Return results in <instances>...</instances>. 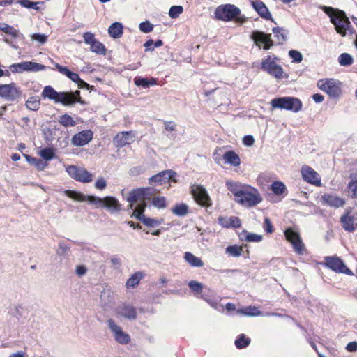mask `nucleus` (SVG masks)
<instances>
[{
    "instance_id": "e433bc0d",
    "label": "nucleus",
    "mask_w": 357,
    "mask_h": 357,
    "mask_svg": "<svg viewBox=\"0 0 357 357\" xmlns=\"http://www.w3.org/2000/svg\"><path fill=\"white\" fill-rule=\"evenodd\" d=\"M285 185L281 181H274L271 185V190L276 195H280L283 194L286 190Z\"/></svg>"
},
{
    "instance_id": "de8ad7c7",
    "label": "nucleus",
    "mask_w": 357,
    "mask_h": 357,
    "mask_svg": "<svg viewBox=\"0 0 357 357\" xmlns=\"http://www.w3.org/2000/svg\"><path fill=\"white\" fill-rule=\"evenodd\" d=\"M152 205L157 208H165L167 207L166 199L165 197H155L151 201Z\"/></svg>"
},
{
    "instance_id": "72a5a7b5",
    "label": "nucleus",
    "mask_w": 357,
    "mask_h": 357,
    "mask_svg": "<svg viewBox=\"0 0 357 357\" xmlns=\"http://www.w3.org/2000/svg\"><path fill=\"white\" fill-rule=\"evenodd\" d=\"M142 222L148 227L155 228L164 222L163 218H151L142 216Z\"/></svg>"
},
{
    "instance_id": "f3484780",
    "label": "nucleus",
    "mask_w": 357,
    "mask_h": 357,
    "mask_svg": "<svg viewBox=\"0 0 357 357\" xmlns=\"http://www.w3.org/2000/svg\"><path fill=\"white\" fill-rule=\"evenodd\" d=\"M116 313L119 316L129 321L135 320L137 317V309L130 303H123L116 309Z\"/></svg>"
},
{
    "instance_id": "58836bf2",
    "label": "nucleus",
    "mask_w": 357,
    "mask_h": 357,
    "mask_svg": "<svg viewBox=\"0 0 357 357\" xmlns=\"http://www.w3.org/2000/svg\"><path fill=\"white\" fill-rule=\"evenodd\" d=\"M339 64L342 66H349L354 63L352 56L348 53H342L338 56Z\"/></svg>"
},
{
    "instance_id": "7c9ffc66",
    "label": "nucleus",
    "mask_w": 357,
    "mask_h": 357,
    "mask_svg": "<svg viewBox=\"0 0 357 357\" xmlns=\"http://www.w3.org/2000/svg\"><path fill=\"white\" fill-rule=\"evenodd\" d=\"M134 83L136 86L142 87L143 89H147L150 86L155 85L157 83L156 79L151 78L147 79L142 77H136L134 79Z\"/></svg>"
},
{
    "instance_id": "aec40b11",
    "label": "nucleus",
    "mask_w": 357,
    "mask_h": 357,
    "mask_svg": "<svg viewBox=\"0 0 357 357\" xmlns=\"http://www.w3.org/2000/svg\"><path fill=\"white\" fill-rule=\"evenodd\" d=\"M93 133L91 130H85L74 135L71 142L74 146H83L89 144L93 139Z\"/></svg>"
},
{
    "instance_id": "c756f323",
    "label": "nucleus",
    "mask_w": 357,
    "mask_h": 357,
    "mask_svg": "<svg viewBox=\"0 0 357 357\" xmlns=\"http://www.w3.org/2000/svg\"><path fill=\"white\" fill-rule=\"evenodd\" d=\"M108 33L113 38H120L123 34V24L118 22L112 23L108 29Z\"/></svg>"
},
{
    "instance_id": "c85d7f7f",
    "label": "nucleus",
    "mask_w": 357,
    "mask_h": 357,
    "mask_svg": "<svg viewBox=\"0 0 357 357\" xmlns=\"http://www.w3.org/2000/svg\"><path fill=\"white\" fill-rule=\"evenodd\" d=\"M184 259L192 267L199 268L202 267L204 266V262L202 260V259L198 257H196L190 252H185Z\"/></svg>"
},
{
    "instance_id": "5fc2aeb1",
    "label": "nucleus",
    "mask_w": 357,
    "mask_h": 357,
    "mask_svg": "<svg viewBox=\"0 0 357 357\" xmlns=\"http://www.w3.org/2000/svg\"><path fill=\"white\" fill-rule=\"evenodd\" d=\"M56 69L62 75H64L66 76L68 79L70 77L71 74L73 72L68 69V68L66 66H62L61 65L55 63H54Z\"/></svg>"
},
{
    "instance_id": "ea45409f",
    "label": "nucleus",
    "mask_w": 357,
    "mask_h": 357,
    "mask_svg": "<svg viewBox=\"0 0 357 357\" xmlns=\"http://www.w3.org/2000/svg\"><path fill=\"white\" fill-rule=\"evenodd\" d=\"M90 50L91 52L100 55H105L106 53L105 45L97 40L91 45Z\"/></svg>"
},
{
    "instance_id": "8fccbe9b",
    "label": "nucleus",
    "mask_w": 357,
    "mask_h": 357,
    "mask_svg": "<svg viewBox=\"0 0 357 357\" xmlns=\"http://www.w3.org/2000/svg\"><path fill=\"white\" fill-rule=\"evenodd\" d=\"M40 155L45 160H50L54 158L55 153L51 148H45L40 150Z\"/></svg>"
},
{
    "instance_id": "9d476101",
    "label": "nucleus",
    "mask_w": 357,
    "mask_h": 357,
    "mask_svg": "<svg viewBox=\"0 0 357 357\" xmlns=\"http://www.w3.org/2000/svg\"><path fill=\"white\" fill-rule=\"evenodd\" d=\"M317 86L330 97L338 98L341 94V82L335 79H322L318 81Z\"/></svg>"
},
{
    "instance_id": "39448f33",
    "label": "nucleus",
    "mask_w": 357,
    "mask_h": 357,
    "mask_svg": "<svg viewBox=\"0 0 357 357\" xmlns=\"http://www.w3.org/2000/svg\"><path fill=\"white\" fill-rule=\"evenodd\" d=\"M273 109H280L295 113L301 110L303 104L300 99L292 96H284L273 98L271 101Z\"/></svg>"
},
{
    "instance_id": "cd10ccee",
    "label": "nucleus",
    "mask_w": 357,
    "mask_h": 357,
    "mask_svg": "<svg viewBox=\"0 0 357 357\" xmlns=\"http://www.w3.org/2000/svg\"><path fill=\"white\" fill-rule=\"evenodd\" d=\"M237 313L247 317H261L264 313L255 306H248L237 310Z\"/></svg>"
},
{
    "instance_id": "b1692460",
    "label": "nucleus",
    "mask_w": 357,
    "mask_h": 357,
    "mask_svg": "<svg viewBox=\"0 0 357 357\" xmlns=\"http://www.w3.org/2000/svg\"><path fill=\"white\" fill-rule=\"evenodd\" d=\"M253 9L257 13V14L263 19L270 20L273 22H275L272 18L271 14L269 10L265 5V3L261 1H255L251 2Z\"/></svg>"
},
{
    "instance_id": "a878e982",
    "label": "nucleus",
    "mask_w": 357,
    "mask_h": 357,
    "mask_svg": "<svg viewBox=\"0 0 357 357\" xmlns=\"http://www.w3.org/2000/svg\"><path fill=\"white\" fill-rule=\"evenodd\" d=\"M247 185H244L239 182H236L231 180L226 181V186L227 189L234 195L235 199L239 197L240 194Z\"/></svg>"
},
{
    "instance_id": "473e14b6",
    "label": "nucleus",
    "mask_w": 357,
    "mask_h": 357,
    "mask_svg": "<svg viewBox=\"0 0 357 357\" xmlns=\"http://www.w3.org/2000/svg\"><path fill=\"white\" fill-rule=\"evenodd\" d=\"M47 67L43 64L33 62V61H24V69L28 72H38L44 70Z\"/></svg>"
},
{
    "instance_id": "bb28decb",
    "label": "nucleus",
    "mask_w": 357,
    "mask_h": 357,
    "mask_svg": "<svg viewBox=\"0 0 357 357\" xmlns=\"http://www.w3.org/2000/svg\"><path fill=\"white\" fill-rule=\"evenodd\" d=\"M225 163L229 164L233 167H238L241 164L239 155L234 151H227L223 155Z\"/></svg>"
},
{
    "instance_id": "0e129e2a",
    "label": "nucleus",
    "mask_w": 357,
    "mask_h": 357,
    "mask_svg": "<svg viewBox=\"0 0 357 357\" xmlns=\"http://www.w3.org/2000/svg\"><path fill=\"white\" fill-rule=\"evenodd\" d=\"M106 186L107 182L102 177H99L95 183V187L98 190H102L106 188Z\"/></svg>"
},
{
    "instance_id": "dca6fc26",
    "label": "nucleus",
    "mask_w": 357,
    "mask_h": 357,
    "mask_svg": "<svg viewBox=\"0 0 357 357\" xmlns=\"http://www.w3.org/2000/svg\"><path fill=\"white\" fill-rule=\"evenodd\" d=\"M136 138V134L133 131H123L116 135L114 139V143L118 148L123 147L133 143Z\"/></svg>"
},
{
    "instance_id": "37998d69",
    "label": "nucleus",
    "mask_w": 357,
    "mask_h": 357,
    "mask_svg": "<svg viewBox=\"0 0 357 357\" xmlns=\"http://www.w3.org/2000/svg\"><path fill=\"white\" fill-rule=\"evenodd\" d=\"M188 286L195 294L197 296L202 294L203 292V284L196 280H191L188 282Z\"/></svg>"
},
{
    "instance_id": "79ce46f5",
    "label": "nucleus",
    "mask_w": 357,
    "mask_h": 357,
    "mask_svg": "<svg viewBox=\"0 0 357 357\" xmlns=\"http://www.w3.org/2000/svg\"><path fill=\"white\" fill-rule=\"evenodd\" d=\"M142 275L139 272H136L132 275V276L127 280L126 287H135L137 285L139 281L142 280Z\"/></svg>"
},
{
    "instance_id": "f704fd0d",
    "label": "nucleus",
    "mask_w": 357,
    "mask_h": 357,
    "mask_svg": "<svg viewBox=\"0 0 357 357\" xmlns=\"http://www.w3.org/2000/svg\"><path fill=\"white\" fill-rule=\"evenodd\" d=\"M243 248L235 244L225 248V254L229 257H238L242 255Z\"/></svg>"
},
{
    "instance_id": "c9c22d12",
    "label": "nucleus",
    "mask_w": 357,
    "mask_h": 357,
    "mask_svg": "<svg viewBox=\"0 0 357 357\" xmlns=\"http://www.w3.org/2000/svg\"><path fill=\"white\" fill-rule=\"evenodd\" d=\"M26 107L32 111H37L40 108V100L38 96H31L26 102Z\"/></svg>"
},
{
    "instance_id": "603ef678",
    "label": "nucleus",
    "mask_w": 357,
    "mask_h": 357,
    "mask_svg": "<svg viewBox=\"0 0 357 357\" xmlns=\"http://www.w3.org/2000/svg\"><path fill=\"white\" fill-rule=\"evenodd\" d=\"M289 56L292 59V61L296 63H301L303 60L302 54L295 50H291L289 51Z\"/></svg>"
},
{
    "instance_id": "c03bdc74",
    "label": "nucleus",
    "mask_w": 357,
    "mask_h": 357,
    "mask_svg": "<svg viewBox=\"0 0 357 357\" xmlns=\"http://www.w3.org/2000/svg\"><path fill=\"white\" fill-rule=\"evenodd\" d=\"M59 122L65 127H73L76 125L75 121L66 114L60 116Z\"/></svg>"
},
{
    "instance_id": "f03ea898",
    "label": "nucleus",
    "mask_w": 357,
    "mask_h": 357,
    "mask_svg": "<svg viewBox=\"0 0 357 357\" xmlns=\"http://www.w3.org/2000/svg\"><path fill=\"white\" fill-rule=\"evenodd\" d=\"M64 194L73 200L78 202L88 201L90 204H94L97 207L105 208L112 213L117 212L121 209L119 201L114 197L107 196L104 198L92 195L86 197L79 192L71 190H65Z\"/></svg>"
},
{
    "instance_id": "f8f14e48",
    "label": "nucleus",
    "mask_w": 357,
    "mask_h": 357,
    "mask_svg": "<svg viewBox=\"0 0 357 357\" xmlns=\"http://www.w3.org/2000/svg\"><path fill=\"white\" fill-rule=\"evenodd\" d=\"M21 96V91L16 84L12 82L8 84H0V97L7 101L17 100Z\"/></svg>"
},
{
    "instance_id": "a18cd8bd",
    "label": "nucleus",
    "mask_w": 357,
    "mask_h": 357,
    "mask_svg": "<svg viewBox=\"0 0 357 357\" xmlns=\"http://www.w3.org/2000/svg\"><path fill=\"white\" fill-rule=\"evenodd\" d=\"M146 205L144 204H137L135 210L133 211V216H135L138 220L142 222V216H145L144 212Z\"/></svg>"
},
{
    "instance_id": "6e6552de",
    "label": "nucleus",
    "mask_w": 357,
    "mask_h": 357,
    "mask_svg": "<svg viewBox=\"0 0 357 357\" xmlns=\"http://www.w3.org/2000/svg\"><path fill=\"white\" fill-rule=\"evenodd\" d=\"M154 189L152 188H142L131 190L126 200L132 206L135 204H144L147 206V202L152 201L154 195Z\"/></svg>"
},
{
    "instance_id": "4468645a",
    "label": "nucleus",
    "mask_w": 357,
    "mask_h": 357,
    "mask_svg": "<svg viewBox=\"0 0 357 357\" xmlns=\"http://www.w3.org/2000/svg\"><path fill=\"white\" fill-rule=\"evenodd\" d=\"M107 326L116 342L121 344H127L130 342V335L127 333L124 332L113 319H109L107 320Z\"/></svg>"
},
{
    "instance_id": "e2e57ef3",
    "label": "nucleus",
    "mask_w": 357,
    "mask_h": 357,
    "mask_svg": "<svg viewBox=\"0 0 357 357\" xmlns=\"http://www.w3.org/2000/svg\"><path fill=\"white\" fill-rule=\"evenodd\" d=\"M241 225V220L236 216L229 218V227L238 228Z\"/></svg>"
},
{
    "instance_id": "423d86ee",
    "label": "nucleus",
    "mask_w": 357,
    "mask_h": 357,
    "mask_svg": "<svg viewBox=\"0 0 357 357\" xmlns=\"http://www.w3.org/2000/svg\"><path fill=\"white\" fill-rule=\"evenodd\" d=\"M234 200L242 206L253 207L259 204L262 201V198L257 189L247 185L239 197Z\"/></svg>"
},
{
    "instance_id": "338daca9",
    "label": "nucleus",
    "mask_w": 357,
    "mask_h": 357,
    "mask_svg": "<svg viewBox=\"0 0 357 357\" xmlns=\"http://www.w3.org/2000/svg\"><path fill=\"white\" fill-rule=\"evenodd\" d=\"M59 250L57 251L59 255L64 254L66 252H67L70 247L68 245V244L65 241H61L59 242Z\"/></svg>"
},
{
    "instance_id": "a211bd4d",
    "label": "nucleus",
    "mask_w": 357,
    "mask_h": 357,
    "mask_svg": "<svg viewBox=\"0 0 357 357\" xmlns=\"http://www.w3.org/2000/svg\"><path fill=\"white\" fill-rule=\"evenodd\" d=\"M301 174L305 181L316 186L321 185V178L319 174L312 167L307 165L303 166L301 168Z\"/></svg>"
},
{
    "instance_id": "052dcab7",
    "label": "nucleus",
    "mask_w": 357,
    "mask_h": 357,
    "mask_svg": "<svg viewBox=\"0 0 357 357\" xmlns=\"http://www.w3.org/2000/svg\"><path fill=\"white\" fill-rule=\"evenodd\" d=\"M263 228L268 234H272L273 232L274 228L271 220L268 218H265Z\"/></svg>"
},
{
    "instance_id": "f257e3e1",
    "label": "nucleus",
    "mask_w": 357,
    "mask_h": 357,
    "mask_svg": "<svg viewBox=\"0 0 357 357\" xmlns=\"http://www.w3.org/2000/svg\"><path fill=\"white\" fill-rule=\"evenodd\" d=\"M41 96L44 98H48L55 103H61L64 106H73L75 103L82 105H87V102L82 99L79 90L58 92L52 86L48 85L44 87Z\"/></svg>"
},
{
    "instance_id": "49530a36",
    "label": "nucleus",
    "mask_w": 357,
    "mask_h": 357,
    "mask_svg": "<svg viewBox=\"0 0 357 357\" xmlns=\"http://www.w3.org/2000/svg\"><path fill=\"white\" fill-rule=\"evenodd\" d=\"M0 30L7 34L10 35L13 38H17L19 36V31L6 24H3L1 26H0Z\"/></svg>"
},
{
    "instance_id": "864d4df0",
    "label": "nucleus",
    "mask_w": 357,
    "mask_h": 357,
    "mask_svg": "<svg viewBox=\"0 0 357 357\" xmlns=\"http://www.w3.org/2000/svg\"><path fill=\"white\" fill-rule=\"evenodd\" d=\"M263 236L254 233L245 232V241L248 242H260Z\"/></svg>"
},
{
    "instance_id": "9b49d317",
    "label": "nucleus",
    "mask_w": 357,
    "mask_h": 357,
    "mask_svg": "<svg viewBox=\"0 0 357 357\" xmlns=\"http://www.w3.org/2000/svg\"><path fill=\"white\" fill-rule=\"evenodd\" d=\"M66 171L71 178L79 182L89 183L93 179V175L84 167L67 165Z\"/></svg>"
},
{
    "instance_id": "4c0bfd02",
    "label": "nucleus",
    "mask_w": 357,
    "mask_h": 357,
    "mask_svg": "<svg viewBox=\"0 0 357 357\" xmlns=\"http://www.w3.org/2000/svg\"><path fill=\"white\" fill-rule=\"evenodd\" d=\"M274 36L277 38L278 43H282L287 40L286 30L280 27H274L273 29Z\"/></svg>"
},
{
    "instance_id": "6e6d98bb",
    "label": "nucleus",
    "mask_w": 357,
    "mask_h": 357,
    "mask_svg": "<svg viewBox=\"0 0 357 357\" xmlns=\"http://www.w3.org/2000/svg\"><path fill=\"white\" fill-rule=\"evenodd\" d=\"M56 69L62 75H64L66 76L68 79L70 77L71 74L73 72L68 69V68L66 66H62L61 65L55 63H54Z\"/></svg>"
},
{
    "instance_id": "09e8293b",
    "label": "nucleus",
    "mask_w": 357,
    "mask_h": 357,
    "mask_svg": "<svg viewBox=\"0 0 357 357\" xmlns=\"http://www.w3.org/2000/svg\"><path fill=\"white\" fill-rule=\"evenodd\" d=\"M183 12L182 6H172L169 10V16L172 19H176Z\"/></svg>"
},
{
    "instance_id": "774afa93",
    "label": "nucleus",
    "mask_w": 357,
    "mask_h": 357,
    "mask_svg": "<svg viewBox=\"0 0 357 357\" xmlns=\"http://www.w3.org/2000/svg\"><path fill=\"white\" fill-rule=\"evenodd\" d=\"M346 349L349 352H354L357 351V342L353 341L349 342L346 346Z\"/></svg>"
},
{
    "instance_id": "2f4dec72",
    "label": "nucleus",
    "mask_w": 357,
    "mask_h": 357,
    "mask_svg": "<svg viewBox=\"0 0 357 357\" xmlns=\"http://www.w3.org/2000/svg\"><path fill=\"white\" fill-rule=\"evenodd\" d=\"M250 342V338L247 337L245 334L241 333L236 337L234 344L237 349H242L248 347Z\"/></svg>"
},
{
    "instance_id": "412c9836",
    "label": "nucleus",
    "mask_w": 357,
    "mask_h": 357,
    "mask_svg": "<svg viewBox=\"0 0 357 357\" xmlns=\"http://www.w3.org/2000/svg\"><path fill=\"white\" fill-rule=\"evenodd\" d=\"M352 208H346L344 214L340 218V223L343 229L348 232H353L356 229L354 218L351 215Z\"/></svg>"
},
{
    "instance_id": "bf43d9fd",
    "label": "nucleus",
    "mask_w": 357,
    "mask_h": 357,
    "mask_svg": "<svg viewBox=\"0 0 357 357\" xmlns=\"http://www.w3.org/2000/svg\"><path fill=\"white\" fill-rule=\"evenodd\" d=\"M31 39L38 41L40 44H44L47 40V36L43 33H33L31 35Z\"/></svg>"
},
{
    "instance_id": "6ab92c4d",
    "label": "nucleus",
    "mask_w": 357,
    "mask_h": 357,
    "mask_svg": "<svg viewBox=\"0 0 357 357\" xmlns=\"http://www.w3.org/2000/svg\"><path fill=\"white\" fill-rule=\"evenodd\" d=\"M175 175L176 172L172 170H164L150 177L149 178V183L150 185H162L171 180H174Z\"/></svg>"
},
{
    "instance_id": "3c124183",
    "label": "nucleus",
    "mask_w": 357,
    "mask_h": 357,
    "mask_svg": "<svg viewBox=\"0 0 357 357\" xmlns=\"http://www.w3.org/2000/svg\"><path fill=\"white\" fill-rule=\"evenodd\" d=\"M139 29L142 32L148 33L153 31V25L149 21L146 20L139 24Z\"/></svg>"
},
{
    "instance_id": "69168bd1",
    "label": "nucleus",
    "mask_w": 357,
    "mask_h": 357,
    "mask_svg": "<svg viewBox=\"0 0 357 357\" xmlns=\"http://www.w3.org/2000/svg\"><path fill=\"white\" fill-rule=\"evenodd\" d=\"M243 143L246 146H251L255 143V139L252 135H248L243 138Z\"/></svg>"
},
{
    "instance_id": "20e7f679",
    "label": "nucleus",
    "mask_w": 357,
    "mask_h": 357,
    "mask_svg": "<svg viewBox=\"0 0 357 357\" xmlns=\"http://www.w3.org/2000/svg\"><path fill=\"white\" fill-rule=\"evenodd\" d=\"M215 18L223 22L235 21L243 24L247 21V17L241 15V9L231 3L218 6L214 12Z\"/></svg>"
},
{
    "instance_id": "4d7b16f0",
    "label": "nucleus",
    "mask_w": 357,
    "mask_h": 357,
    "mask_svg": "<svg viewBox=\"0 0 357 357\" xmlns=\"http://www.w3.org/2000/svg\"><path fill=\"white\" fill-rule=\"evenodd\" d=\"M8 70L10 72L13 73H22L25 71V69H24V61L18 63H13L9 66Z\"/></svg>"
},
{
    "instance_id": "5701e85b",
    "label": "nucleus",
    "mask_w": 357,
    "mask_h": 357,
    "mask_svg": "<svg viewBox=\"0 0 357 357\" xmlns=\"http://www.w3.org/2000/svg\"><path fill=\"white\" fill-rule=\"evenodd\" d=\"M322 203L328 206L338 208L345 204L344 199L333 194H324L321 197Z\"/></svg>"
},
{
    "instance_id": "13d9d810",
    "label": "nucleus",
    "mask_w": 357,
    "mask_h": 357,
    "mask_svg": "<svg viewBox=\"0 0 357 357\" xmlns=\"http://www.w3.org/2000/svg\"><path fill=\"white\" fill-rule=\"evenodd\" d=\"M19 3L26 8H33L35 10L38 9V7L37 6V5L38 4V2H33L29 0H20L19 1Z\"/></svg>"
},
{
    "instance_id": "a19ab883",
    "label": "nucleus",
    "mask_w": 357,
    "mask_h": 357,
    "mask_svg": "<svg viewBox=\"0 0 357 357\" xmlns=\"http://www.w3.org/2000/svg\"><path fill=\"white\" fill-rule=\"evenodd\" d=\"M172 212L177 216H185L188 212V206L185 204H176Z\"/></svg>"
},
{
    "instance_id": "393cba45",
    "label": "nucleus",
    "mask_w": 357,
    "mask_h": 357,
    "mask_svg": "<svg viewBox=\"0 0 357 357\" xmlns=\"http://www.w3.org/2000/svg\"><path fill=\"white\" fill-rule=\"evenodd\" d=\"M197 297L205 301L213 309L219 310L220 307L219 305L220 298L215 296L210 289H208V293H203L201 296H197Z\"/></svg>"
},
{
    "instance_id": "680f3d73",
    "label": "nucleus",
    "mask_w": 357,
    "mask_h": 357,
    "mask_svg": "<svg viewBox=\"0 0 357 357\" xmlns=\"http://www.w3.org/2000/svg\"><path fill=\"white\" fill-rule=\"evenodd\" d=\"M83 38L85 43L88 45H91L93 42L96 41L95 36L93 33L91 32H85L83 34Z\"/></svg>"
},
{
    "instance_id": "7ed1b4c3",
    "label": "nucleus",
    "mask_w": 357,
    "mask_h": 357,
    "mask_svg": "<svg viewBox=\"0 0 357 357\" xmlns=\"http://www.w3.org/2000/svg\"><path fill=\"white\" fill-rule=\"evenodd\" d=\"M324 12L329 17L331 22L334 25L335 29L341 36H346L349 33H354L351 22L343 10H338L337 13H334V8L328 6L322 8Z\"/></svg>"
},
{
    "instance_id": "0eeeda50",
    "label": "nucleus",
    "mask_w": 357,
    "mask_h": 357,
    "mask_svg": "<svg viewBox=\"0 0 357 357\" xmlns=\"http://www.w3.org/2000/svg\"><path fill=\"white\" fill-rule=\"evenodd\" d=\"M324 261L319 263V265L326 267L335 273H343L347 275H354L353 271L349 269L344 261L336 255L326 256L324 258Z\"/></svg>"
},
{
    "instance_id": "1a4fd4ad",
    "label": "nucleus",
    "mask_w": 357,
    "mask_h": 357,
    "mask_svg": "<svg viewBox=\"0 0 357 357\" xmlns=\"http://www.w3.org/2000/svg\"><path fill=\"white\" fill-rule=\"evenodd\" d=\"M278 59L274 55L266 56L261 63V70L277 79L282 78L283 69L281 66L277 64Z\"/></svg>"
},
{
    "instance_id": "ddd939ff",
    "label": "nucleus",
    "mask_w": 357,
    "mask_h": 357,
    "mask_svg": "<svg viewBox=\"0 0 357 357\" xmlns=\"http://www.w3.org/2000/svg\"><path fill=\"white\" fill-rule=\"evenodd\" d=\"M195 202L202 206L208 207L211 206L210 197L206 190L197 185H194L191 187L190 190Z\"/></svg>"
},
{
    "instance_id": "4be33fe9",
    "label": "nucleus",
    "mask_w": 357,
    "mask_h": 357,
    "mask_svg": "<svg viewBox=\"0 0 357 357\" xmlns=\"http://www.w3.org/2000/svg\"><path fill=\"white\" fill-rule=\"evenodd\" d=\"M251 38L254 42L258 45V43H262L264 45V49L268 50L273 45V42L271 38L270 34H266L262 31H255L251 34Z\"/></svg>"
},
{
    "instance_id": "2eb2a0df",
    "label": "nucleus",
    "mask_w": 357,
    "mask_h": 357,
    "mask_svg": "<svg viewBox=\"0 0 357 357\" xmlns=\"http://www.w3.org/2000/svg\"><path fill=\"white\" fill-rule=\"evenodd\" d=\"M286 239L290 242L294 251L298 255L303 254L304 244L299 234L293 229L289 227L284 231Z\"/></svg>"
}]
</instances>
